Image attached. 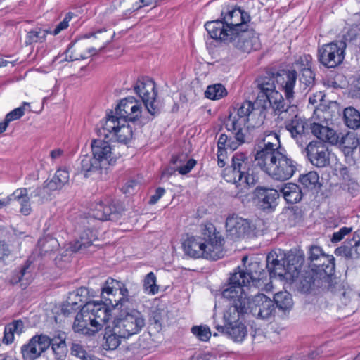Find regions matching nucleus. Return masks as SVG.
Segmentation results:
<instances>
[{"mask_svg":"<svg viewBox=\"0 0 360 360\" xmlns=\"http://www.w3.org/2000/svg\"><path fill=\"white\" fill-rule=\"evenodd\" d=\"M310 131L321 140L320 141L331 145L338 144L342 135L341 133L338 134L328 127L315 122L310 123Z\"/></svg>","mask_w":360,"mask_h":360,"instance_id":"25","label":"nucleus"},{"mask_svg":"<svg viewBox=\"0 0 360 360\" xmlns=\"http://www.w3.org/2000/svg\"><path fill=\"white\" fill-rule=\"evenodd\" d=\"M285 128L290 132L292 138L298 142L309 132L310 124L305 119L296 115L285 121Z\"/></svg>","mask_w":360,"mask_h":360,"instance_id":"22","label":"nucleus"},{"mask_svg":"<svg viewBox=\"0 0 360 360\" xmlns=\"http://www.w3.org/2000/svg\"><path fill=\"white\" fill-rule=\"evenodd\" d=\"M91 246V240L85 238L84 236H80V240H75L70 243L69 249L73 252L82 251L84 249Z\"/></svg>","mask_w":360,"mask_h":360,"instance_id":"52","label":"nucleus"},{"mask_svg":"<svg viewBox=\"0 0 360 360\" xmlns=\"http://www.w3.org/2000/svg\"><path fill=\"white\" fill-rule=\"evenodd\" d=\"M274 305L283 312L290 311L293 307V300L291 294L287 291H281L274 296Z\"/></svg>","mask_w":360,"mask_h":360,"instance_id":"35","label":"nucleus"},{"mask_svg":"<svg viewBox=\"0 0 360 360\" xmlns=\"http://www.w3.org/2000/svg\"><path fill=\"white\" fill-rule=\"evenodd\" d=\"M119 319L126 332L125 333H120L117 331L116 326L113 329V333L108 338H126L138 333L145 326V320L143 315L139 311L134 309H121Z\"/></svg>","mask_w":360,"mask_h":360,"instance_id":"13","label":"nucleus"},{"mask_svg":"<svg viewBox=\"0 0 360 360\" xmlns=\"http://www.w3.org/2000/svg\"><path fill=\"white\" fill-rule=\"evenodd\" d=\"M309 161L315 167L323 168L330 165V152L321 141H311L305 148Z\"/></svg>","mask_w":360,"mask_h":360,"instance_id":"17","label":"nucleus"},{"mask_svg":"<svg viewBox=\"0 0 360 360\" xmlns=\"http://www.w3.org/2000/svg\"><path fill=\"white\" fill-rule=\"evenodd\" d=\"M186 159V156L183 154L179 156L173 157L172 159V162L174 165H177L178 163L180 164V165L177 166L176 170L181 174H186L189 173L196 165V161L192 158L189 159L185 165H182V163L185 162Z\"/></svg>","mask_w":360,"mask_h":360,"instance_id":"39","label":"nucleus"},{"mask_svg":"<svg viewBox=\"0 0 360 360\" xmlns=\"http://www.w3.org/2000/svg\"><path fill=\"white\" fill-rule=\"evenodd\" d=\"M116 214V207L110 200L103 201V212L97 213V219L100 221L112 220Z\"/></svg>","mask_w":360,"mask_h":360,"instance_id":"48","label":"nucleus"},{"mask_svg":"<svg viewBox=\"0 0 360 360\" xmlns=\"http://www.w3.org/2000/svg\"><path fill=\"white\" fill-rule=\"evenodd\" d=\"M257 141V149L255 154V161L259 167L285 150L281 144L276 146V143L262 142L259 138Z\"/></svg>","mask_w":360,"mask_h":360,"instance_id":"21","label":"nucleus"},{"mask_svg":"<svg viewBox=\"0 0 360 360\" xmlns=\"http://www.w3.org/2000/svg\"><path fill=\"white\" fill-rule=\"evenodd\" d=\"M30 197L27 188H18L11 194L12 201L15 200L20 204V212L25 216L29 215L32 212Z\"/></svg>","mask_w":360,"mask_h":360,"instance_id":"32","label":"nucleus"},{"mask_svg":"<svg viewBox=\"0 0 360 360\" xmlns=\"http://www.w3.org/2000/svg\"><path fill=\"white\" fill-rule=\"evenodd\" d=\"M225 127L226 129L231 131L233 135V136H228L229 142H227L226 148L232 150H235L245 141V134L243 131L244 130L237 127H236V129H233L229 127V122H226Z\"/></svg>","mask_w":360,"mask_h":360,"instance_id":"33","label":"nucleus"},{"mask_svg":"<svg viewBox=\"0 0 360 360\" xmlns=\"http://www.w3.org/2000/svg\"><path fill=\"white\" fill-rule=\"evenodd\" d=\"M49 32L48 30H42L39 27L32 30L27 32L25 43L27 46L33 43L43 42L45 41L46 34Z\"/></svg>","mask_w":360,"mask_h":360,"instance_id":"42","label":"nucleus"},{"mask_svg":"<svg viewBox=\"0 0 360 360\" xmlns=\"http://www.w3.org/2000/svg\"><path fill=\"white\" fill-rule=\"evenodd\" d=\"M352 231V227L344 226L340 228L338 231L334 232L330 238L333 243L341 241L345 236L348 235Z\"/></svg>","mask_w":360,"mask_h":360,"instance_id":"56","label":"nucleus"},{"mask_svg":"<svg viewBox=\"0 0 360 360\" xmlns=\"http://www.w3.org/2000/svg\"><path fill=\"white\" fill-rule=\"evenodd\" d=\"M50 339H30L22 347L21 352L25 360H34L50 346Z\"/></svg>","mask_w":360,"mask_h":360,"instance_id":"23","label":"nucleus"},{"mask_svg":"<svg viewBox=\"0 0 360 360\" xmlns=\"http://www.w3.org/2000/svg\"><path fill=\"white\" fill-rule=\"evenodd\" d=\"M224 239L212 224L205 225L199 236L188 237L182 244L186 255L217 260L223 257Z\"/></svg>","mask_w":360,"mask_h":360,"instance_id":"3","label":"nucleus"},{"mask_svg":"<svg viewBox=\"0 0 360 360\" xmlns=\"http://www.w3.org/2000/svg\"><path fill=\"white\" fill-rule=\"evenodd\" d=\"M307 269L315 272L319 276L331 278L335 274V258L326 254L318 245H310L307 252Z\"/></svg>","mask_w":360,"mask_h":360,"instance_id":"10","label":"nucleus"},{"mask_svg":"<svg viewBox=\"0 0 360 360\" xmlns=\"http://www.w3.org/2000/svg\"><path fill=\"white\" fill-rule=\"evenodd\" d=\"M25 330V326L22 320H14L8 323L4 328V338H14V335H20Z\"/></svg>","mask_w":360,"mask_h":360,"instance_id":"40","label":"nucleus"},{"mask_svg":"<svg viewBox=\"0 0 360 360\" xmlns=\"http://www.w3.org/2000/svg\"><path fill=\"white\" fill-rule=\"evenodd\" d=\"M285 255L280 253V256L275 252H269L266 256V267L268 269L270 277L278 276L291 282L290 274H288V268Z\"/></svg>","mask_w":360,"mask_h":360,"instance_id":"18","label":"nucleus"},{"mask_svg":"<svg viewBox=\"0 0 360 360\" xmlns=\"http://www.w3.org/2000/svg\"><path fill=\"white\" fill-rule=\"evenodd\" d=\"M279 192L289 204H295L300 202L303 196L300 187L294 183L285 184L279 188Z\"/></svg>","mask_w":360,"mask_h":360,"instance_id":"31","label":"nucleus"},{"mask_svg":"<svg viewBox=\"0 0 360 360\" xmlns=\"http://www.w3.org/2000/svg\"><path fill=\"white\" fill-rule=\"evenodd\" d=\"M38 246L41 254H48L58 250L59 244L56 238L52 237H46L38 241Z\"/></svg>","mask_w":360,"mask_h":360,"instance_id":"44","label":"nucleus"},{"mask_svg":"<svg viewBox=\"0 0 360 360\" xmlns=\"http://www.w3.org/2000/svg\"><path fill=\"white\" fill-rule=\"evenodd\" d=\"M225 228L226 238L232 240L249 238L255 230L254 226L248 219L236 214H229L226 217Z\"/></svg>","mask_w":360,"mask_h":360,"instance_id":"14","label":"nucleus"},{"mask_svg":"<svg viewBox=\"0 0 360 360\" xmlns=\"http://www.w3.org/2000/svg\"><path fill=\"white\" fill-rule=\"evenodd\" d=\"M297 78V73L295 70H282L276 74L259 78L257 82L259 92L257 99L262 102L273 96L274 93H278V91H276V83L284 92L286 100L293 99L294 87Z\"/></svg>","mask_w":360,"mask_h":360,"instance_id":"6","label":"nucleus"},{"mask_svg":"<svg viewBox=\"0 0 360 360\" xmlns=\"http://www.w3.org/2000/svg\"><path fill=\"white\" fill-rule=\"evenodd\" d=\"M89 290L85 287H81L76 290L70 292L66 302L75 306L76 308L83 307V306L88 302L87 295Z\"/></svg>","mask_w":360,"mask_h":360,"instance_id":"36","label":"nucleus"},{"mask_svg":"<svg viewBox=\"0 0 360 360\" xmlns=\"http://www.w3.org/2000/svg\"><path fill=\"white\" fill-rule=\"evenodd\" d=\"M347 44L342 40H336L319 47L318 60L327 68H335L345 59Z\"/></svg>","mask_w":360,"mask_h":360,"instance_id":"12","label":"nucleus"},{"mask_svg":"<svg viewBox=\"0 0 360 360\" xmlns=\"http://www.w3.org/2000/svg\"><path fill=\"white\" fill-rule=\"evenodd\" d=\"M345 245L337 248L335 254L347 259H356L360 256V229L354 233L353 238Z\"/></svg>","mask_w":360,"mask_h":360,"instance_id":"27","label":"nucleus"},{"mask_svg":"<svg viewBox=\"0 0 360 360\" xmlns=\"http://www.w3.org/2000/svg\"><path fill=\"white\" fill-rule=\"evenodd\" d=\"M49 341L56 358L63 360L68 352L65 339H50Z\"/></svg>","mask_w":360,"mask_h":360,"instance_id":"45","label":"nucleus"},{"mask_svg":"<svg viewBox=\"0 0 360 360\" xmlns=\"http://www.w3.org/2000/svg\"><path fill=\"white\" fill-rule=\"evenodd\" d=\"M120 285V281L112 278H108L105 281L103 287L101 288V297L103 299L105 300V302H107V298L105 297L104 294L105 293L108 295H113L114 291H117V287H119Z\"/></svg>","mask_w":360,"mask_h":360,"instance_id":"50","label":"nucleus"},{"mask_svg":"<svg viewBox=\"0 0 360 360\" xmlns=\"http://www.w3.org/2000/svg\"><path fill=\"white\" fill-rule=\"evenodd\" d=\"M258 138L261 139L262 142L276 143V146H278V143L281 144L279 136L273 131H266L263 134L259 135Z\"/></svg>","mask_w":360,"mask_h":360,"instance_id":"55","label":"nucleus"},{"mask_svg":"<svg viewBox=\"0 0 360 360\" xmlns=\"http://www.w3.org/2000/svg\"><path fill=\"white\" fill-rule=\"evenodd\" d=\"M191 333L198 338H210L212 335L210 328L207 325L193 326Z\"/></svg>","mask_w":360,"mask_h":360,"instance_id":"53","label":"nucleus"},{"mask_svg":"<svg viewBox=\"0 0 360 360\" xmlns=\"http://www.w3.org/2000/svg\"><path fill=\"white\" fill-rule=\"evenodd\" d=\"M120 285L117 287V290H120V294L122 296L120 298L119 301L115 303V306H113V309H125L127 308L126 306V303L129 302V291L128 289L125 287V285L120 281Z\"/></svg>","mask_w":360,"mask_h":360,"instance_id":"51","label":"nucleus"},{"mask_svg":"<svg viewBox=\"0 0 360 360\" xmlns=\"http://www.w3.org/2000/svg\"><path fill=\"white\" fill-rule=\"evenodd\" d=\"M144 291L149 295H155L159 292V286L156 284V276L153 272L146 275L143 281Z\"/></svg>","mask_w":360,"mask_h":360,"instance_id":"46","label":"nucleus"},{"mask_svg":"<svg viewBox=\"0 0 360 360\" xmlns=\"http://www.w3.org/2000/svg\"><path fill=\"white\" fill-rule=\"evenodd\" d=\"M331 278L325 276H319L315 272L310 269L304 271L299 278V289L302 292H309L313 286L319 287L320 282L329 283Z\"/></svg>","mask_w":360,"mask_h":360,"instance_id":"28","label":"nucleus"},{"mask_svg":"<svg viewBox=\"0 0 360 360\" xmlns=\"http://www.w3.org/2000/svg\"><path fill=\"white\" fill-rule=\"evenodd\" d=\"M299 182L308 190H313L321 186L319 176L316 172H309L307 174L300 175Z\"/></svg>","mask_w":360,"mask_h":360,"instance_id":"38","label":"nucleus"},{"mask_svg":"<svg viewBox=\"0 0 360 360\" xmlns=\"http://www.w3.org/2000/svg\"><path fill=\"white\" fill-rule=\"evenodd\" d=\"M232 302L233 311L238 315L251 314L261 319H269L274 316L276 311L274 302L263 293L252 296L250 291L240 294L236 298L227 299Z\"/></svg>","mask_w":360,"mask_h":360,"instance_id":"5","label":"nucleus"},{"mask_svg":"<svg viewBox=\"0 0 360 360\" xmlns=\"http://www.w3.org/2000/svg\"><path fill=\"white\" fill-rule=\"evenodd\" d=\"M225 327L217 326L216 329L221 334L229 335L231 338H245L247 335V328L244 323L239 320H232L226 315Z\"/></svg>","mask_w":360,"mask_h":360,"instance_id":"26","label":"nucleus"},{"mask_svg":"<svg viewBox=\"0 0 360 360\" xmlns=\"http://www.w3.org/2000/svg\"><path fill=\"white\" fill-rule=\"evenodd\" d=\"M260 102L257 99L255 103L250 101H243L235 115L230 114L226 122H229V127L233 129L236 127L241 128L244 130V127L250 120V117L255 114L262 115L263 109L262 106H259Z\"/></svg>","mask_w":360,"mask_h":360,"instance_id":"15","label":"nucleus"},{"mask_svg":"<svg viewBox=\"0 0 360 360\" xmlns=\"http://www.w3.org/2000/svg\"><path fill=\"white\" fill-rule=\"evenodd\" d=\"M24 113H25L24 106H20L19 108H17L13 110L12 111H11L10 112H8L6 115L4 122L6 123V126L8 127V124L11 121H14V120L20 119L21 117L23 116Z\"/></svg>","mask_w":360,"mask_h":360,"instance_id":"54","label":"nucleus"},{"mask_svg":"<svg viewBox=\"0 0 360 360\" xmlns=\"http://www.w3.org/2000/svg\"><path fill=\"white\" fill-rule=\"evenodd\" d=\"M101 347L103 350L109 351L115 349L120 344L119 339H101Z\"/></svg>","mask_w":360,"mask_h":360,"instance_id":"58","label":"nucleus"},{"mask_svg":"<svg viewBox=\"0 0 360 360\" xmlns=\"http://www.w3.org/2000/svg\"><path fill=\"white\" fill-rule=\"evenodd\" d=\"M103 301L87 302L76 315L72 326L75 332L83 335H94L105 324L111 316L109 304L115 306L112 299Z\"/></svg>","mask_w":360,"mask_h":360,"instance_id":"4","label":"nucleus"},{"mask_svg":"<svg viewBox=\"0 0 360 360\" xmlns=\"http://www.w3.org/2000/svg\"><path fill=\"white\" fill-rule=\"evenodd\" d=\"M133 131L131 126L127 124L121 123L112 136L109 138V141H117L122 143H127L132 138Z\"/></svg>","mask_w":360,"mask_h":360,"instance_id":"34","label":"nucleus"},{"mask_svg":"<svg viewBox=\"0 0 360 360\" xmlns=\"http://www.w3.org/2000/svg\"><path fill=\"white\" fill-rule=\"evenodd\" d=\"M243 266H238L231 274L229 282L224 285L221 295L225 299L236 298L238 295L248 292L252 288H257L264 283L266 273L263 265L255 258L250 260L243 257Z\"/></svg>","mask_w":360,"mask_h":360,"instance_id":"2","label":"nucleus"},{"mask_svg":"<svg viewBox=\"0 0 360 360\" xmlns=\"http://www.w3.org/2000/svg\"><path fill=\"white\" fill-rule=\"evenodd\" d=\"M71 19H72V13H67L65 17L63 20V21L59 22L57 25V26L56 27V28L54 29V30L52 32V34L56 36V35L58 34L62 30L66 29L68 27L69 22L70 21Z\"/></svg>","mask_w":360,"mask_h":360,"instance_id":"59","label":"nucleus"},{"mask_svg":"<svg viewBox=\"0 0 360 360\" xmlns=\"http://www.w3.org/2000/svg\"><path fill=\"white\" fill-rule=\"evenodd\" d=\"M255 199L257 206L264 212H271L277 205L279 193L277 190L262 186H257L255 191Z\"/></svg>","mask_w":360,"mask_h":360,"instance_id":"20","label":"nucleus"},{"mask_svg":"<svg viewBox=\"0 0 360 360\" xmlns=\"http://www.w3.org/2000/svg\"><path fill=\"white\" fill-rule=\"evenodd\" d=\"M91 146L92 156L84 155L79 159L78 169L85 177H89L96 172H101L102 169H106L109 165L115 162L108 141L101 139H94Z\"/></svg>","mask_w":360,"mask_h":360,"instance_id":"7","label":"nucleus"},{"mask_svg":"<svg viewBox=\"0 0 360 360\" xmlns=\"http://www.w3.org/2000/svg\"><path fill=\"white\" fill-rule=\"evenodd\" d=\"M134 89L152 116H157L160 113L162 105L156 99L158 92L153 80L147 77L139 78Z\"/></svg>","mask_w":360,"mask_h":360,"instance_id":"11","label":"nucleus"},{"mask_svg":"<svg viewBox=\"0 0 360 360\" xmlns=\"http://www.w3.org/2000/svg\"><path fill=\"white\" fill-rule=\"evenodd\" d=\"M298 167L297 161L285 150L259 168L274 180L284 181L292 177Z\"/></svg>","mask_w":360,"mask_h":360,"instance_id":"9","label":"nucleus"},{"mask_svg":"<svg viewBox=\"0 0 360 360\" xmlns=\"http://www.w3.org/2000/svg\"><path fill=\"white\" fill-rule=\"evenodd\" d=\"M357 139L354 134L347 133L345 135H341L338 143L345 148V150H347L349 153L350 150L356 148L358 146Z\"/></svg>","mask_w":360,"mask_h":360,"instance_id":"49","label":"nucleus"},{"mask_svg":"<svg viewBox=\"0 0 360 360\" xmlns=\"http://www.w3.org/2000/svg\"><path fill=\"white\" fill-rule=\"evenodd\" d=\"M347 186V191L352 195L355 196L359 192V184L354 180L347 181L345 183Z\"/></svg>","mask_w":360,"mask_h":360,"instance_id":"62","label":"nucleus"},{"mask_svg":"<svg viewBox=\"0 0 360 360\" xmlns=\"http://www.w3.org/2000/svg\"><path fill=\"white\" fill-rule=\"evenodd\" d=\"M288 274H290L291 282L295 281L299 278L302 265L305 262V257L303 252H297L296 254L285 255Z\"/></svg>","mask_w":360,"mask_h":360,"instance_id":"30","label":"nucleus"},{"mask_svg":"<svg viewBox=\"0 0 360 360\" xmlns=\"http://www.w3.org/2000/svg\"><path fill=\"white\" fill-rule=\"evenodd\" d=\"M78 309H80V308H76L75 306L65 302V304L62 306L61 311L64 316H69L75 313Z\"/></svg>","mask_w":360,"mask_h":360,"instance_id":"63","label":"nucleus"},{"mask_svg":"<svg viewBox=\"0 0 360 360\" xmlns=\"http://www.w3.org/2000/svg\"><path fill=\"white\" fill-rule=\"evenodd\" d=\"M227 94L226 89L221 84H215L207 86L205 91L206 98L212 100H218Z\"/></svg>","mask_w":360,"mask_h":360,"instance_id":"43","label":"nucleus"},{"mask_svg":"<svg viewBox=\"0 0 360 360\" xmlns=\"http://www.w3.org/2000/svg\"><path fill=\"white\" fill-rule=\"evenodd\" d=\"M141 103L133 96L122 99L115 109V113L118 115L124 122H136L141 117Z\"/></svg>","mask_w":360,"mask_h":360,"instance_id":"16","label":"nucleus"},{"mask_svg":"<svg viewBox=\"0 0 360 360\" xmlns=\"http://www.w3.org/2000/svg\"><path fill=\"white\" fill-rule=\"evenodd\" d=\"M343 121L352 129L360 128V112L354 107H347L343 111Z\"/></svg>","mask_w":360,"mask_h":360,"instance_id":"37","label":"nucleus"},{"mask_svg":"<svg viewBox=\"0 0 360 360\" xmlns=\"http://www.w3.org/2000/svg\"><path fill=\"white\" fill-rule=\"evenodd\" d=\"M45 185L51 190L53 193L57 190H60L62 188L63 186L58 182L57 179H55V177L53 176L50 180H46L44 182Z\"/></svg>","mask_w":360,"mask_h":360,"instance_id":"61","label":"nucleus"},{"mask_svg":"<svg viewBox=\"0 0 360 360\" xmlns=\"http://www.w3.org/2000/svg\"><path fill=\"white\" fill-rule=\"evenodd\" d=\"M292 99L285 101L281 94L274 93L273 96L270 98L264 101V103L262 105L263 111L266 108L267 105L272 108L276 115H281L283 112H287L290 109L292 108L293 106H290Z\"/></svg>","mask_w":360,"mask_h":360,"instance_id":"29","label":"nucleus"},{"mask_svg":"<svg viewBox=\"0 0 360 360\" xmlns=\"http://www.w3.org/2000/svg\"><path fill=\"white\" fill-rule=\"evenodd\" d=\"M165 193V190L162 187H158L155 190V193L154 195H151L149 200V204L154 205L155 204L159 199L164 195Z\"/></svg>","mask_w":360,"mask_h":360,"instance_id":"64","label":"nucleus"},{"mask_svg":"<svg viewBox=\"0 0 360 360\" xmlns=\"http://www.w3.org/2000/svg\"><path fill=\"white\" fill-rule=\"evenodd\" d=\"M121 121L122 119L119 117L115 111L110 110L106 113L105 119L101 120L97 127L98 135L105 139H109L118 125L121 124Z\"/></svg>","mask_w":360,"mask_h":360,"instance_id":"24","label":"nucleus"},{"mask_svg":"<svg viewBox=\"0 0 360 360\" xmlns=\"http://www.w3.org/2000/svg\"><path fill=\"white\" fill-rule=\"evenodd\" d=\"M53 176L63 186L69 181V172L66 169H58Z\"/></svg>","mask_w":360,"mask_h":360,"instance_id":"60","label":"nucleus"},{"mask_svg":"<svg viewBox=\"0 0 360 360\" xmlns=\"http://www.w3.org/2000/svg\"><path fill=\"white\" fill-rule=\"evenodd\" d=\"M29 266L30 264L27 263L19 271H15L11 278V283L13 285L18 283H22V285H27L30 276V273L27 271Z\"/></svg>","mask_w":360,"mask_h":360,"instance_id":"47","label":"nucleus"},{"mask_svg":"<svg viewBox=\"0 0 360 360\" xmlns=\"http://www.w3.org/2000/svg\"><path fill=\"white\" fill-rule=\"evenodd\" d=\"M311 60L310 55H305L300 57L295 63L296 68L300 71L299 81L305 94H307L315 84V74L312 72L309 64Z\"/></svg>","mask_w":360,"mask_h":360,"instance_id":"19","label":"nucleus"},{"mask_svg":"<svg viewBox=\"0 0 360 360\" xmlns=\"http://www.w3.org/2000/svg\"><path fill=\"white\" fill-rule=\"evenodd\" d=\"M251 161L245 153H236L231 158V165L225 168L223 172L224 179L230 183L238 186L249 187L254 186L257 178L250 173Z\"/></svg>","mask_w":360,"mask_h":360,"instance_id":"8","label":"nucleus"},{"mask_svg":"<svg viewBox=\"0 0 360 360\" xmlns=\"http://www.w3.org/2000/svg\"><path fill=\"white\" fill-rule=\"evenodd\" d=\"M250 16L240 7L222 11L221 19L208 21L205 24V30L211 38L231 43L241 52L250 53L260 47L258 34L248 29Z\"/></svg>","mask_w":360,"mask_h":360,"instance_id":"1","label":"nucleus"},{"mask_svg":"<svg viewBox=\"0 0 360 360\" xmlns=\"http://www.w3.org/2000/svg\"><path fill=\"white\" fill-rule=\"evenodd\" d=\"M53 193L44 183L41 186L36 188L30 194L32 198H37V202L39 205L51 200Z\"/></svg>","mask_w":360,"mask_h":360,"instance_id":"41","label":"nucleus"},{"mask_svg":"<svg viewBox=\"0 0 360 360\" xmlns=\"http://www.w3.org/2000/svg\"><path fill=\"white\" fill-rule=\"evenodd\" d=\"M71 354L82 360H89L91 358L79 344H72Z\"/></svg>","mask_w":360,"mask_h":360,"instance_id":"57","label":"nucleus"}]
</instances>
